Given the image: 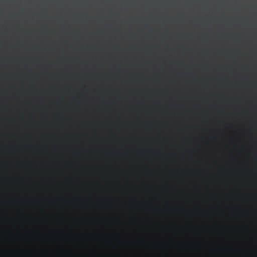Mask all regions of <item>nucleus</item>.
Instances as JSON below:
<instances>
[{"instance_id": "f257e3e1", "label": "nucleus", "mask_w": 257, "mask_h": 257, "mask_svg": "<svg viewBox=\"0 0 257 257\" xmlns=\"http://www.w3.org/2000/svg\"><path fill=\"white\" fill-rule=\"evenodd\" d=\"M49 30L50 31L51 30V29H49Z\"/></svg>"}, {"instance_id": "20e7f679", "label": "nucleus", "mask_w": 257, "mask_h": 257, "mask_svg": "<svg viewBox=\"0 0 257 257\" xmlns=\"http://www.w3.org/2000/svg\"><path fill=\"white\" fill-rule=\"evenodd\" d=\"M49 75H51V73H49Z\"/></svg>"}, {"instance_id": "423d86ee", "label": "nucleus", "mask_w": 257, "mask_h": 257, "mask_svg": "<svg viewBox=\"0 0 257 257\" xmlns=\"http://www.w3.org/2000/svg\"><path fill=\"white\" fill-rule=\"evenodd\" d=\"M49 107H51V105H49Z\"/></svg>"}, {"instance_id": "39448f33", "label": "nucleus", "mask_w": 257, "mask_h": 257, "mask_svg": "<svg viewBox=\"0 0 257 257\" xmlns=\"http://www.w3.org/2000/svg\"><path fill=\"white\" fill-rule=\"evenodd\" d=\"M49 87H50V86H51V85H49Z\"/></svg>"}, {"instance_id": "f03ea898", "label": "nucleus", "mask_w": 257, "mask_h": 257, "mask_svg": "<svg viewBox=\"0 0 257 257\" xmlns=\"http://www.w3.org/2000/svg\"><path fill=\"white\" fill-rule=\"evenodd\" d=\"M49 62L50 63L51 62V61H49Z\"/></svg>"}, {"instance_id": "7ed1b4c3", "label": "nucleus", "mask_w": 257, "mask_h": 257, "mask_svg": "<svg viewBox=\"0 0 257 257\" xmlns=\"http://www.w3.org/2000/svg\"><path fill=\"white\" fill-rule=\"evenodd\" d=\"M49 96H51V95H50V94H49Z\"/></svg>"}]
</instances>
